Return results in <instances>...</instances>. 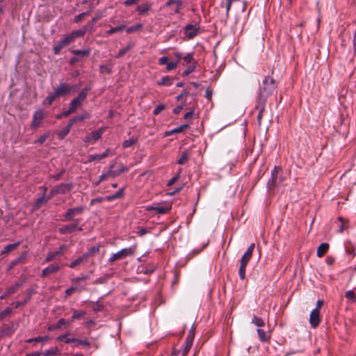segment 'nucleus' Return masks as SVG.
I'll return each instance as SVG.
<instances>
[{"label":"nucleus","instance_id":"obj_22","mask_svg":"<svg viewBox=\"0 0 356 356\" xmlns=\"http://www.w3.org/2000/svg\"><path fill=\"white\" fill-rule=\"evenodd\" d=\"M113 168V166H111V168ZM128 170L129 169L127 167L122 166L121 168L119 169L118 170H112L111 169H110L109 173H111V177H116L124 172L128 171Z\"/></svg>","mask_w":356,"mask_h":356},{"label":"nucleus","instance_id":"obj_35","mask_svg":"<svg viewBox=\"0 0 356 356\" xmlns=\"http://www.w3.org/2000/svg\"><path fill=\"white\" fill-rule=\"evenodd\" d=\"M181 59H183L184 63H191L193 62L194 60L193 54L192 53H188L184 56H181Z\"/></svg>","mask_w":356,"mask_h":356},{"label":"nucleus","instance_id":"obj_62","mask_svg":"<svg viewBox=\"0 0 356 356\" xmlns=\"http://www.w3.org/2000/svg\"><path fill=\"white\" fill-rule=\"evenodd\" d=\"M108 176H111V173H109V171L105 174H103L100 177H99V182L104 180L105 179H106V177H108Z\"/></svg>","mask_w":356,"mask_h":356},{"label":"nucleus","instance_id":"obj_11","mask_svg":"<svg viewBox=\"0 0 356 356\" xmlns=\"http://www.w3.org/2000/svg\"><path fill=\"white\" fill-rule=\"evenodd\" d=\"M72 323V320L66 321L64 318H60L56 324L51 325L49 327V330H54L56 329H63V327H66L70 323Z\"/></svg>","mask_w":356,"mask_h":356},{"label":"nucleus","instance_id":"obj_20","mask_svg":"<svg viewBox=\"0 0 356 356\" xmlns=\"http://www.w3.org/2000/svg\"><path fill=\"white\" fill-rule=\"evenodd\" d=\"M74 38L72 36L71 33L65 35L63 39H61L59 42L62 44V45L65 47L72 43L74 41Z\"/></svg>","mask_w":356,"mask_h":356},{"label":"nucleus","instance_id":"obj_37","mask_svg":"<svg viewBox=\"0 0 356 356\" xmlns=\"http://www.w3.org/2000/svg\"><path fill=\"white\" fill-rule=\"evenodd\" d=\"M51 199V197H42L37 200L35 207H39L40 205L45 204L49 200Z\"/></svg>","mask_w":356,"mask_h":356},{"label":"nucleus","instance_id":"obj_17","mask_svg":"<svg viewBox=\"0 0 356 356\" xmlns=\"http://www.w3.org/2000/svg\"><path fill=\"white\" fill-rule=\"evenodd\" d=\"M329 245L326 243H321L317 249V256L321 257L328 250Z\"/></svg>","mask_w":356,"mask_h":356},{"label":"nucleus","instance_id":"obj_48","mask_svg":"<svg viewBox=\"0 0 356 356\" xmlns=\"http://www.w3.org/2000/svg\"><path fill=\"white\" fill-rule=\"evenodd\" d=\"M251 257V254L245 252L241 259V263L248 265Z\"/></svg>","mask_w":356,"mask_h":356},{"label":"nucleus","instance_id":"obj_32","mask_svg":"<svg viewBox=\"0 0 356 356\" xmlns=\"http://www.w3.org/2000/svg\"><path fill=\"white\" fill-rule=\"evenodd\" d=\"M188 154L186 151H184L181 153V156L179 157V159L177 161V163L179 165H183L188 161Z\"/></svg>","mask_w":356,"mask_h":356},{"label":"nucleus","instance_id":"obj_13","mask_svg":"<svg viewBox=\"0 0 356 356\" xmlns=\"http://www.w3.org/2000/svg\"><path fill=\"white\" fill-rule=\"evenodd\" d=\"M60 269L58 265H50L48 267L44 268L42 271V276L47 277L52 273L57 272Z\"/></svg>","mask_w":356,"mask_h":356},{"label":"nucleus","instance_id":"obj_14","mask_svg":"<svg viewBox=\"0 0 356 356\" xmlns=\"http://www.w3.org/2000/svg\"><path fill=\"white\" fill-rule=\"evenodd\" d=\"M188 124H182L178 127H176L170 131H165V136H170V135H172L174 134H177V133H181L184 130L188 128Z\"/></svg>","mask_w":356,"mask_h":356},{"label":"nucleus","instance_id":"obj_29","mask_svg":"<svg viewBox=\"0 0 356 356\" xmlns=\"http://www.w3.org/2000/svg\"><path fill=\"white\" fill-rule=\"evenodd\" d=\"M345 297L348 299L350 302H356V296L353 291L349 290L346 292Z\"/></svg>","mask_w":356,"mask_h":356},{"label":"nucleus","instance_id":"obj_46","mask_svg":"<svg viewBox=\"0 0 356 356\" xmlns=\"http://www.w3.org/2000/svg\"><path fill=\"white\" fill-rule=\"evenodd\" d=\"M84 314H85V312L74 310V312H73V315L72 316V318L70 320H72V321H73L74 319H77V318H81Z\"/></svg>","mask_w":356,"mask_h":356},{"label":"nucleus","instance_id":"obj_63","mask_svg":"<svg viewBox=\"0 0 356 356\" xmlns=\"http://www.w3.org/2000/svg\"><path fill=\"white\" fill-rule=\"evenodd\" d=\"M183 108V106L180 105V106H177V107H175L174 109H173V113L175 114H178L181 112V111L182 110Z\"/></svg>","mask_w":356,"mask_h":356},{"label":"nucleus","instance_id":"obj_16","mask_svg":"<svg viewBox=\"0 0 356 356\" xmlns=\"http://www.w3.org/2000/svg\"><path fill=\"white\" fill-rule=\"evenodd\" d=\"M149 211H151V210H154L156 211L158 213H161V214H163V213H167L168 211L170 210V207H168V206H165V207H163V206H157V207H148L147 209Z\"/></svg>","mask_w":356,"mask_h":356},{"label":"nucleus","instance_id":"obj_41","mask_svg":"<svg viewBox=\"0 0 356 356\" xmlns=\"http://www.w3.org/2000/svg\"><path fill=\"white\" fill-rule=\"evenodd\" d=\"M141 28H142V25L140 24H137L136 25L128 27L126 29V32L127 33H133L134 31H136L140 29Z\"/></svg>","mask_w":356,"mask_h":356},{"label":"nucleus","instance_id":"obj_9","mask_svg":"<svg viewBox=\"0 0 356 356\" xmlns=\"http://www.w3.org/2000/svg\"><path fill=\"white\" fill-rule=\"evenodd\" d=\"M199 31V27L196 25L188 24L184 28V34L189 39L194 38L197 35Z\"/></svg>","mask_w":356,"mask_h":356},{"label":"nucleus","instance_id":"obj_59","mask_svg":"<svg viewBox=\"0 0 356 356\" xmlns=\"http://www.w3.org/2000/svg\"><path fill=\"white\" fill-rule=\"evenodd\" d=\"M194 115V111L192 110V111H190L188 112H187L185 115H184V118L186 120L187 119H189V118H191Z\"/></svg>","mask_w":356,"mask_h":356},{"label":"nucleus","instance_id":"obj_10","mask_svg":"<svg viewBox=\"0 0 356 356\" xmlns=\"http://www.w3.org/2000/svg\"><path fill=\"white\" fill-rule=\"evenodd\" d=\"M174 55L176 57L177 60L175 61L168 62L166 65L167 71H172L175 70L177 67L179 62L181 59V53L177 51L174 53Z\"/></svg>","mask_w":356,"mask_h":356},{"label":"nucleus","instance_id":"obj_33","mask_svg":"<svg viewBox=\"0 0 356 356\" xmlns=\"http://www.w3.org/2000/svg\"><path fill=\"white\" fill-rule=\"evenodd\" d=\"M58 341H64L65 343H71V342H75L76 341V339L75 338H70L68 337L67 334H63L60 335L57 338Z\"/></svg>","mask_w":356,"mask_h":356},{"label":"nucleus","instance_id":"obj_56","mask_svg":"<svg viewBox=\"0 0 356 356\" xmlns=\"http://www.w3.org/2000/svg\"><path fill=\"white\" fill-rule=\"evenodd\" d=\"M129 49V47H127L124 49H120L118 53L117 57H121V56H124Z\"/></svg>","mask_w":356,"mask_h":356},{"label":"nucleus","instance_id":"obj_43","mask_svg":"<svg viewBox=\"0 0 356 356\" xmlns=\"http://www.w3.org/2000/svg\"><path fill=\"white\" fill-rule=\"evenodd\" d=\"M172 4H176V9H175V12L176 13H178L179 12V10L180 8V6H181V1H176V0H170L168 1L167 3H166V5L167 6H170Z\"/></svg>","mask_w":356,"mask_h":356},{"label":"nucleus","instance_id":"obj_39","mask_svg":"<svg viewBox=\"0 0 356 356\" xmlns=\"http://www.w3.org/2000/svg\"><path fill=\"white\" fill-rule=\"evenodd\" d=\"M72 54L76 56H86L90 54L89 49H83V50H73Z\"/></svg>","mask_w":356,"mask_h":356},{"label":"nucleus","instance_id":"obj_38","mask_svg":"<svg viewBox=\"0 0 356 356\" xmlns=\"http://www.w3.org/2000/svg\"><path fill=\"white\" fill-rule=\"evenodd\" d=\"M60 254V252L59 251H57V252H49L45 258V261L48 262V261H52L56 257H57L58 255H59Z\"/></svg>","mask_w":356,"mask_h":356},{"label":"nucleus","instance_id":"obj_4","mask_svg":"<svg viewBox=\"0 0 356 356\" xmlns=\"http://www.w3.org/2000/svg\"><path fill=\"white\" fill-rule=\"evenodd\" d=\"M44 118L45 113L42 109L36 111L33 115V119L31 124V128L35 129L39 127Z\"/></svg>","mask_w":356,"mask_h":356},{"label":"nucleus","instance_id":"obj_5","mask_svg":"<svg viewBox=\"0 0 356 356\" xmlns=\"http://www.w3.org/2000/svg\"><path fill=\"white\" fill-rule=\"evenodd\" d=\"M105 127H102L95 131L91 132L85 137L84 141L90 143H95L97 140L101 138L102 134L105 131Z\"/></svg>","mask_w":356,"mask_h":356},{"label":"nucleus","instance_id":"obj_47","mask_svg":"<svg viewBox=\"0 0 356 356\" xmlns=\"http://www.w3.org/2000/svg\"><path fill=\"white\" fill-rule=\"evenodd\" d=\"M136 140L135 139L126 140L122 143L123 148H127L135 144Z\"/></svg>","mask_w":356,"mask_h":356},{"label":"nucleus","instance_id":"obj_45","mask_svg":"<svg viewBox=\"0 0 356 356\" xmlns=\"http://www.w3.org/2000/svg\"><path fill=\"white\" fill-rule=\"evenodd\" d=\"M70 131V129H69V127H65L58 133V138L60 139L64 138L69 134Z\"/></svg>","mask_w":356,"mask_h":356},{"label":"nucleus","instance_id":"obj_44","mask_svg":"<svg viewBox=\"0 0 356 356\" xmlns=\"http://www.w3.org/2000/svg\"><path fill=\"white\" fill-rule=\"evenodd\" d=\"M49 136V132H46L40 136L38 139L35 141V143L42 144Z\"/></svg>","mask_w":356,"mask_h":356},{"label":"nucleus","instance_id":"obj_24","mask_svg":"<svg viewBox=\"0 0 356 356\" xmlns=\"http://www.w3.org/2000/svg\"><path fill=\"white\" fill-rule=\"evenodd\" d=\"M59 353V350L58 349V348L55 347L51 349L45 350L44 353H42V355L43 356H54Z\"/></svg>","mask_w":356,"mask_h":356},{"label":"nucleus","instance_id":"obj_31","mask_svg":"<svg viewBox=\"0 0 356 356\" xmlns=\"http://www.w3.org/2000/svg\"><path fill=\"white\" fill-rule=\"evenodd\" d=\"M81 102L79 101L76 98L73 99L70 104V108H71V111H74L79 106H81Z\"/></svg>","mask_w":356,"mask_h":356},{"label":"nucleus","instance_id":"obj_61","mask_svg":"<svg viewBox=\"0 0 356 356\" xmlns=\"http://www.w3.org/2000/svg\"><path fill=\"white\" fill-rule=\"evenodd\" d=\"M178 179H179V176H175V177H172L171 179L169 180L168 185L171 186V185L174 184L178 180Z\"/></svg>","mask_w":356,"mask_h":356},{"label":"nucleus","instance_id":"obj_55","mask_svg":"<svg viewBox=\"0 0 356 356\" xmlns=\"http://www.w3.org/2000/svg\"><path fill=\"white\" fill-rule=\"evenodd\" d=\"M168 62V58L167 56H163L159 60V64L161 65H167Z\"/></svg>","mask_w":356,"mask_h":356},{"label":"nucleus","instance_id":"obj_18","mask_svg":"<svg viewBox=\"0 0 356 356\" xmlns=\"http://www.w3.org/2000/svg\"><path fill=\"white\" fill-rule=\"evenodd\" d=\"M152 5L149 3H146L144 4H142L140 6H138L137 8V10L138 12V14L143 15L147 13L149 10L150 9Z\"/></svg>","mask_w":356,"mask_h":356},{"label":"nucleus","instance_id":"obj_52","mask_svg":"<svg viewBox=\"0 0 356 356\" xmlns=\"http://www.w3.org/2000/svg\"><path fill=\"white\" fill-rule=\"evenodd\" d=\"M18 243H13V244H10V245H8L7 246L5 247L4 250H3V253H6V252H8L16 248V247L17 246Z\"/></svg>","mask_w":356,"mask_h":356},{"label":"nucleus","instance_id":"obj_57","mask_svg":"<svg viewBox=\"0 0 356 356\" xmlns=\"http://www.w3.org/2000/svg\"><path fill=\"white\" fill-rule=\"evenodd\" d=\"M100 71L101 72H107V73H110L111 70V67L106 66V65H101L100 67Z\"/></svg>","mask_w":356,"mask_h":356},{"label":"nucleus","instance_id":"obj_25","mask_svg":"<svg viewBox=\"0 0 356 356\" xmlns=\"http://www.w3.org/2000/svg\"><path fill=\"white\" fill-rule=\"evenodd\" d=\"M257 333L259 335V338L261 341H267L269 340V336L266 334V332L261 329H257Z\"/></svg>","mask_w":356,"mask_h":356},{"label":"nucleus","instance_id":"obj_50","mask_svg":"<svg viewBox=\"0 0 356 356\" xmlns=\"http://www.w3.org/2000/svg\"><path fill=\"white\" fill-rule=\"evenodd\" d=\"M102 159L101 154H92L88 156V162H92L96 160H101Z\"/></svg>","mask_w":356,"mask_h":356},{"label":"nucleus","instance_id":"obj_51","mask_svg":"<svg viewBox=\"0 0 356 356\" xmlns=\"http://www.w3.org/2000/svg\"><path fill=\"white\" fill-rule=\"evenodd\" d=\"M19 286V284H15L11 286H10L6 291L7 292V294L11 295L14 293L18 287Z\"/></svg>","mask_w":356,"mask_h":356},{"label":"nucleus","instance_id":"obj_40","mask_svg":"<svg viewBox=\"0 0 356 356\" xmlns=\"http://www.w3.org/2000/svg\"><path fill=\"white\" fill-rule=\"evenodd\" d=\"M247 264H241L239 268V276L241 280H244L245 277V270H246Z\"/></svg>","mask_w":356,"mask_h":356},{"label":"nucleus","instance_id":"obj_21","mask_svg":"<svg viewBox=\"0 0 356 356\" xmlns=\"http://www.w3.org/2000/svg\"><path fill=\"white\" fill-rule=\"evenodd\" d=\"M157 83L162 86H170L172 83V79L170 76H165L162 77Z\"/></svg>","mask_w":356,"mask_h":356},{"label":"nucleus","instance_id":"obj_19","mask_svg":"<svg viewBox=\"0 0 356 356\" xmlns=\"http://www.w3.org/2000/svg\"><path fill=\"white\" fill-rule=\"evenodd\" d=\"M58 97L56 92L54 91V92L49 94L43 101V104L45 105H51L53 101Z\"/></svg>","mask_w":356,"mask_h":356},{"label":"nucleus","instance_id":"obj_8","mask_svg":"<svg viewBox=\"0 0 356 356\" xmlns=\"http://www.w3.org/2000/svg\"><path fill=\"white\" fill-rule=\"evenodd\" d=\"M72 184L68 183H62L51 190V193L63 194L69 192L72 189Z\"/></svg>","mask_w":356,"mask_h":356},{"label":"nucleus","instance_id":"obj_2","mask_svg":"<svg viewBox=\"0 0 356 356\" xmlns=\"http://www.w3.org/2000/svg\"><path fill=\"white\" fill-rule=\"evenodd\" d=\"M134 248L132 247L124 248L113 254L108 259V261L111 263L115 261V260L122 259L127 256L134 255Z\"/></svg>","mask_w":356,"mask_h":356},{"label":"nucleus","instance_id":"obj_15","mask_svg":"<svg viewBox=\"0 0 356 356\" xmlns=\"http://www.w3.org/2000/svg\"><path fill=\"white\" fill-rule=\"evenodd\" d=\"M77 225H78V223L76 222L74 224L63 226L59 229V232L61 234L72 232L74 231L76 229H77Z\"/></svg>","mask_w":356,"mask_h":356},{"label":"nucleus","instance_id":"obj_34","mask_svg":"<svg viewBox=\"0 0 356 356\" xmlns=\"http://www.w3.org/2000/svg\"><path fill=\"white\" fill-rule=\"evenodd\" d=\"M89 90H90V88H83L80 92V93H79V96L76 97V99L79 101H81L82 102L85 99V98L86 97Z\"/></svg>","mask_w":356,"mask_h":356},{"label":"nucleus","instance_id":"obj_54","mask_svg":"<svg viewBox=\"0 0 356 356\" xmlns=\"http://www.w3.org/2000/svg\"><path fill=\"white\" fill-rule=\"evenodd\" d=\"M64 48V47L62 45V44L58 41V44L54 46V51L56 54H58L60 50Z\"/></svg>","mask_w":356,"mask_h":356},{"label":"nucleus","instance_id":"obj_1","mask_svg":"<svg viewBox=\"0 0 356 356\" xmlns=\"http://www.w3.org/2000/svg\"><path fill=\"white\" fill-rule=\"evenodd\" d=\"M275 81L270 76H266L259 86L257 94V106H263L267 98L276 90Z\"/></svg>","mask_w":356,"mask_h":356},{"label":"nucleus","instance_id":"obj_49","mask_svg":"<svg viewBox=\"0 0 356 356\" xmlns=\"http://www.w3.org/2000/svg\"><path fill=\"white\" fill-rule=\"evenodd\" d=\"M11 312L12 309L10 307H6L3 312H0V321H1L6 316H8Z\"/></svg>","mask_w":356,"mask_h":356},{"label":"nucleus","instance_id":"obj_7","mask_svg":"<svg viewBox=\"0 0 356 356\" xmlns=\"http://www.w3.org/2000/svg\"><path fill=\"white\" fill-rule=\"evenodd\" d=\"M309 323L313 327H316L320 323V311L318 308L313 309L309 316Z\"/></svg>","mask_w":356,"mask_h":356},{"label":"nucleus","instance_id":"obj_64","mask_svg":"<svg viewBox=\"0 0 356 356\" xmlns=\"http://www.w3.org/2000/svg\"><path fill=\"white\" fill-rule=\"evenodd\" d=\"M41 355H42L41 352L35 351V352L29 353L26 356H40Z\"/></svg>","mask_w":356,"mask_h":356},{"label":"nucleus","instance_id":"obj_30","mask_svg":"<svg viewBox=\"0 0 356 356\" xmlns=\"http://www.w3.org/2000/svg\"><path fill=\"white\" fill-rule=\"evenodd\" d=\"M124 29H125V25H120V26H116V27L111 28V29L108 30L106 32V34L107 35H111V34H113L114 33H116V32H118V31H122Z\"/></svg>","mask_w":356,"mask_h":356},{"label":"nucleus","instance_id":"obj_60","mask_svg":"<svg viewBox=\"0 0 356 356\" xmlns=\"http://www.w3.org/2000/svg\"><path fill=\"white\" fill-rule=\"evenodd\" d=\"M122 195V191H118L115 195H113L112 197H110L108 198V200H112V199H115V198H118L120 197H121Z\"/></svg>","mask_w":356,"mask_h":356},{"label":"nucleus","instance_id":"obj_6","mask_svg":"<svg viewBox=\"0 0 356 356\" xmlns=\"http://www.w3.org/2000/svg\"><path fill=\"white\" fill-rule=\"evenodd\" d=\"M85 209V207L83 206L71 208L67 209V212L65 214V218L67 220H70L73 218V217L81 214Z\"/></svg>","mask_w":356,"mask_h":356},{"label":"nucleus","instance_id":"obj_53","mask_svg":"<svg viewBox=\"0 0 356 356\" xmlns=\"http://www.w3.org/2000/svg\"><path fill=\"white\" fill-rule=\"evenodd\" d=\"M165 108V105L164 104H160V105H158L154 109V111H153V113L154 115H158L159 113H160L163 110H164Z\"/></svg>","mask_w":356,"mask_h":356},{"label":"nucleus","instance_id":"obj_42","mask_svg":"<svg viewBox=\"0 0 356 356\" xmlns=\"http://www.w3.org/2000/svg\"><path fill=\"white\" fill-rule=\"evenodd\" d=\"M195 69V65L194 64L188 66L182 73L183 76H186L191 73H192Z\"/></svg>","mask_w":356,"mask_h":356},{"label":"nucleus","instance_id":"obj_23","mask_svg":"<svg viewBox=\"0 0 356 356\" xmlns=\"http://www.w3.org/2000/svg\"><path fill=\"white\" fill-rule=\"evenodd\" d=\"M88 257V254H84L81 257H79L78 259H76L74 261H72L70 264V267L72 268H74L76 265L81 263L83 260L86 259Z\"/></svg>","mask_w":356,"mask_h":356},{"label":"nucleus","instance_id":"obj_27","mask_svg":"<svg viewBox=\"0 0 356 356\" xmlns=\"http://www.w3.org/2000/svg\"><path fill=\"white\" fill-rule=\"evenodd\" d=\"M339 220L341 222V225L339 226V232L340 233H342L344 230L347 229L348 227V222L346 221L343 218L339 217Z\"/></svg>","mask_w":356,"mask_h":356},{"label":"nucleus","instance_id":"obj_58","mask_svg":"<svg viewBox=\"0 0 356 356\" xmlns=\"http://www.w3.org/2000/svg\"><path fill=\"white\" fill-rule=\"evenodd\" d=\"M75 289H76V288H74V287H71V288L67 289L65 291V298L69 296L70 295H71L75 291Z\"/></svg>","mask_w":356,"mask_h":356},{"label":"nucleus","instance_id":"obj_28","mask_svg":"<svg viewBox=\"0 0 356 356\" xmlns=\"http://www.w3.org/2000/svg\"><path fill=\"white\" fill-rule=\"evenodd\" d=\"M86 33V29L83 28L78 31H74L71 33L72 36L73 37L74 40L76 38L82 37Z\"/></svg>","mask_w":356,"mask_h":356},{"label":"nucleus","instance_id":"obj_36","mask_svg":"<svg viewBox=\"0 0 356 356\" xmlns=\"http://www.w3.org/2000/svg\"><path fill=\"white\" fill-rule=\"evenodd\" d=\"M252 323L257 327H262L264 325V321L258 316H254Z\"/></svg>","mask_w":356,"mask_h":356},{"label":"nucleus","instance_id":"obj_12","mask_svg":"<svg viewBox=\"0 0 356 356\" xmlns=\"http://www.w3.org/2000/svg\"><path fill=\"white\" fill-rule=\"evenodd\" d=\"M193 341V335L192 334H188V336L186 338L185 346L184 348L181 350L182 356H186L191 349Z\"/></svg>","mask_w":356,"mask_h":356},{"label":"nucleus","instance_id":"obj_3","mask_svg":"<svg viewBox=\"0 0 356 356\" xmlns=\"http://www.w3.org/2000/svg\"><path fill=\"white\" fill-rule=\"evenodd\" d=\"M76 85H70L65 83H61L58 88L55 90L58 97L65 96L77 89Z\"/></svg>","mask_w":356,"mask_h":356},{"label":"nucleus","instance_id":"obj_26","mask_svg":"<svg viewBox=\"0 0 356 356\" xmlns=\"http://www.w3.org/2000/svg\"><path fill=\"white\" fill-rule=\"evenodd\" d=\"M49 339V337H47V336H44V337H36V338H34V339H30L29 340H27V342H41L42 343H47Z\"/></svg>","mask_w":356,"mask_h":356}]
</instances>
